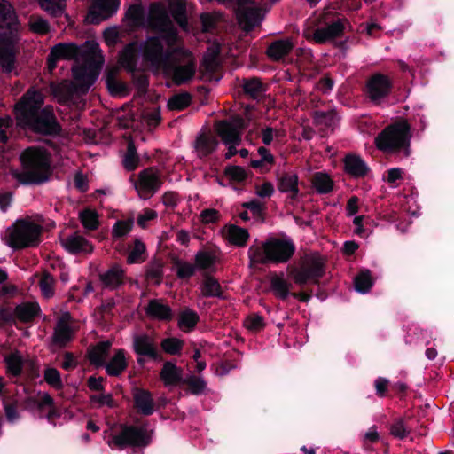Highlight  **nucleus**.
I'll return each instance as SVG.
<instances>
[{"label":"nucleus","mask_w":454,"mask_h":454,"mask_svg":"<svg viewBox=\"0 0 454 454\" xmlns=\"http://www.w3.org/2000/svg\"><path fill=\"white\" fill-rule=\"evenodd\" d=\"M153 434V430L147 428L146 422L140 425L122 423L120 424L118 432L111 434L107 443L112 449H144L152 443Z\"/></svg>","instance_id":"6"},{"label":"nucleus","mask_w":454,"mask_h":454,"mask_svg":"<svg viewBox=\"0 0 454 454\" xmlns=\"http://www.w3.org/2000/svg\"><path fill=\"white\" fill-rule=\"evenodd\" d=\"M390 87L391 82L387 76L381 74H374L367 82V95L372 102L379 104L388 95Z\"/></svg>","instance_id":"17"},{"label":"nucleus","mask_w":454,"mask_h":454,"mask_svg":"<svg viewBox=\"0 0 454 454\" xmlns=\"http://www.w3.org/2000/svg\"><path fill=\"white\" fill-rule=\"evenodd\" d=\"M324 273L325 259L317 253L306 254L301 258L299 265L290 270V276L299 286L316 284Z\"/></svg>","instance_id":"9"},{"label":"nucleus","mask_w":454,"mask_h":454,"mask_svg":"<svg viewBox=\"0 0 454 454\" xmlns=\"http://www.w3.org/2000/svg\"><path fill=\"white\" fill-rule=\"evenodd\" d=\"M145 311L149 317L159 320H168L172 317L171 309L160 300H151Z\"/></svg>","instance_id":"29"},{"label":"nucleus","mask_w":454,"mask_h":454,"mask_svg":"<svg viewBox=\"0 0 454 454\" xmlns=\"http://www.w3.org/2000/svg\"><path fill=\"white\" fill-rule=\"evenodd\" d=\"M217 145L216 138L209 132H200L193 142L194 150L200 158L211 154L215 150Z\"/></svg>","instance_id":"22"},{"label":"nucleus","mask_w":454,"mask_h":454,"mask_svg":"<svg viewBox=\"0 0 454 454\" xmlns=\"http://www.w3.org/2000/svg\"><path fill=\"white\" fill-rule=\"evenodd\" d=\"M245 325L248 330L254 332L260 331L264 326L263 317L257 314H252L247 317Z\"/></svg>","instance_id":"62"},{"label":"nucleus","mask_w":454,"mask_h":454,"mask_svg":"<svg viewBox=\"0 0 454 454\" xmlns=\"http://www.w3.org/2000/svg\"><path fill=\"white\" fill-rule=\"evenodd\" d=\"M176 275L180 278H186L192 277L195 273L196 267L195 265L180 262L176 263Z\"/></svg>","instance_id":"63"},{"label":"nucleus","mask_w":454,"mask_h":454,"mask_svg":"<svg viewBox=\"0 0 454 454\" xmlns=\"http://www.w3.org/2000/svg\"><path fill=\"white\" fill-rule=\"evenodd\" d=\"M171 60V67L163 68V70L171 74L176 85L184 84L192 79L196 71V64L190 51L180 47Z\"/></svg>","instance_id":"10"},{"label":"nucleus","mask_w":454,"mask_h":454,"mask_svg":"<svg viewBox=\"0 0 454 454\" xmlns=\"http://www.w3.org/2000/svg\"><path fill=\"white\" fill-rule=\"evenodd\" d=\"M356 290L367 293L372 286V278L368 270L361 272L354 280Z\"/></svg>","instance_id":"50"},{"label":"nucleus","mask_w":454,"mask_h":454,"mask_svg":"<svg viewBox=\"0 0 454 454\" xmlns=\"http://www.w3.org/2000/svg\"><path fill=\"white\" fill-rule=\"evenodd\" d=\"M133 348L139 356H145L152 359L158 358L156 343L151 336L145 333L134 335Z\"/></svg>","instance_id":"19"},{"label":"nucleus","mask_w":454,"mask_h":454,"mask_svg":"<svg viewBox=\"0 0 454 454\" xmlns=\"http://www.w3.org/2000/svg\"><path fill=\"white\" fill-rule=\"evenodd\" d=\"M23 169L13 173L22 184H39L49 179L50 160L45 150L36 147L26 149L20 156Z\"/></svg>","instance_id":"4"},{"label":"nucleus","mask_w":454,"mask_h":454,"mask_svg":"<svg viewBox=\"0 0 454 454\" xmlns=\"http://www.w3.org/2000/svg\"><path fill=\"white\" fill-rule=\"evenodd\" d=\"M51 51L59 59H76L81 53L80 49L74 43H59L51 49Z\"/></svg>","instance_id":"38"},{"label":"nucleus","mask_w":454,"mask_h":454,"mask_svg":"<svg viewBox=\"0 0 454 454\" xmlns=\"http://www.w3.org/2000/svg\"><path fill=\"white\" fill-rule=\"evenodd\" d=\"M215 262V257L210 252L200 251L195 255V267L200 270L209 269Z\"/></svg>","instance_id":"51"},{"label":"nucleus","mask_w":454,"mask_h":454,"mask_svg":"<svg viewBox=\"0 0 454 454\" xmlns=\"http://www.w3.org/2000/svg\"><path fill=\"white\" fill-rule=\"evenodd\" d=\"M225 236L230 243L238 247H244L249 234L246 229L231 224L226 227Z\"/></svg>","instance_id":"34"},{"label":"nucleus","mask_w":454,"mask_h":454,"mask_svg":"<svg viewBox=\"0 0 454 454\" xmlns=\"http://www.w3.org/2000/svg\"><path fill=\"white\" fill-rule=\"evenodd\" d=\"M171 399H134L133 408L137 414L143 416H149L153 413L155 410L164 408L168 401Z\"/></svg>","instance_id":"25"},{"label":"nucleus","mask_w":454,"mask_h":454,"mask_svg":"<svg viewBox=\"0 0 454 454\" xmlns=\"http://www.w3.org/2000/svg\"><path fill=\"white\" fill-rule=\"evenodd\" d=\"M82 55L84 63L77 64L72 68L74 82L63 81L52 87V92L59 102L70 100L78 90L87 91L99 74L104 59L98 44H87Z\"/></svg>","instance_id":"2"},{"label":"nucleus","mask_w":454,"mask_h":454,"mask_svg":"<svg viewBox=\"0 0 454 454\" xmlns=\"http://www.w3.org/2000/svg\"><path fill=\"white\" fill-rule=\"evenodd\" d=\"M18 28L19 23L12 7L7 1L0 0V29L10 31L9 35H0V67L6 73H11L15 67Z\"/></svg>","instance_id":"3"},{"label":"nucleus","mask_w":454,"mask_h":454,"mask_svg":"<svg viewBox=\"0 0 454 454\" xmlns=\"http://www.w3.org/2000/svg\"><path fill=\"white\" fill-rule=\"evenodd\" d=\"M8 399H3V405L5 413L6 419L9 423H15L20 419L18 411L19 399H13L14 403H8Z\"/></svg>","instance_id":"54"},{"label":"nucleus","mask_w":454,"mask_h":454,"mask_svg":"<svg viewBox=\"0 0 454 454\" xmlns=\"http://www.w3.org/2000/svg\"><path fill=\"white\" fill-rule=\"evenodd\" d=\"M244 91L253 98H258L265 91L264 85L259 78H251L244 81Z\"/></svg>","instance_id":"41"},{"label":"nucleus","mask_w":454,"mask_h":454,"mask_svg":"<svg viewBox=\"0 0 454 454\" xmlns=\"http://www.w3.org/2000/svg\"><path fill=\"white\" fill-rule=\"evenodd\" d=\"M294 43L290 39H282L273 42L267 50L270 59L278 61L286 56L294 48Z\"/></svg>","instance_id":"28"},{"label":"nucleus","mask_w":454,"mask_h":454,"mask_svg":"<svg viewBox=\"0 0 454 454\" xmlns=\"http://www.w3.org/2000/svg\"><path fill=\"white\" fill-rule=\"evenodd\" d=\"M80 219L83 227L87 230H96L98 227V214L90 209L80 213Z\"/></svg>","instance_id":"49"},{"label":"nucleus","mask_w":454,"mask_h":454,"mask_svg":"<svg viewBox=\"0 0 454 454\" xmlns=\"http://www.w3.org/2000/svg\"><path fill=\"white\" fill-rule=\"evenodd\" d=\"M127 17L132 21L133 25L140 26L144 24V9L139 4L130 6L127 12Z\"/></svg>","instance_id":"58"},{"label":"nucleus","mask_w":454,"mask_h":454,"mask_svg":"<svg viewBox=\"0 0 454 454\" xmlns=\"http://www.w3.org/2000/svg\"><path fill=\"white\" fill-rule=\"evenodd\" d=\"M27 126L42 134H57L60 130L51 106H46L35 114Z\"/></svg>","instance_id":"16"},{"label":"nucleus","mask_w":454,"mask_h":454,"mask_svg":"<svg viewBox=\"0 0 454 454\" xmlns=\"http://www.w3.org/2000/svg\"><path fill=\"white\" fill-rule=\"evenodd\" d=\"M109 92L113 96L126 95L128 93V87L125 83L120 82L118 79L111 81V83L106 85Z\"/></svg>","instance_id":"64"},{"label":"nucleus","mask_w":454,"mask_h":454,"mask_svg":"<svg viewBox=\"0 0 454 454\" xmlns=\"http://www.w3.org/2000/svg\"><path fill=\"white\" fill-rule=\"evenodd\" d=\"M40 312V307L36 302H23L15 308V317L21 322L33 320Z\"/></svg>","instance_id":"32"},{"label":"nucleus","mask_w":454,"mask_h":454,"mask_svg":"<svg viewBox=\"0 0 454 454\" xmlns=\"http://www.w3.org/2000/svg\"><path fill=\"white\" fill-rule=\"evenodd\" d=\"M295 246L290 239L270 238L260 247H251L248 256L252 263H285L294 254Z\"/></svg>","instance_id":"5"},{"label":"nucleus","mask_w":454,"mask_h":454,"mask_svg":"<svg viewBox=\"0 0 454 454\" xmlns=\"http://www.w3.org/2000/svg\"><path fill=\"white\" fill-rule=\"evenodd\" d=\"M314 188L320 193H327L333 190V183L325 173H317L312 178Z\"/></svg>","instance_id":"43"},{"label":"nucleus","mask_w":454,"mask_h":454,"mask_svg":"<svg viewBox=\"0 0 454 454\" xmlns=\"http://www.w3.org/2000/svg\"><path fill=\"white\" fill-rule=\"evenodd\" d=\"M145 246L140 240H136L133 249L129 252L127 261L129 263H137L144 261Z\"/></svg>","instance_id":"57"},{"label":"nucleus","mask_w":454,"mask_h":454,"mask_svg":"<svg viewBox=\"0 0 454 454\" xmlns=\"http://www.w3.org/2000/svg\"><path fill=\"white\" fill-rule=\"evenodd\" d=\"M161 184L160 172L155 168H148L138 173L134 186L138 196L147 200L157 192Z\"/></svg>","instance_id":"14"},{"label":"nucleus","mask_w":454,"mask_h":454,"mask_svg":"<svg viewBox=\"0 0 454 454\" xmlns=\"http://www.w3.org/2000/svg\"><path fill=\"white\" fill-rule=\"evenodd\" d=\"M168 7L176 21L185 29L187 27L186 0H169Z\"/></svg>","instance_id":"35"},{"label":"nucleus","mask_w":454,"mask_h":454,"mask_svg":"<svg viewBox=\"0 0 454 454\" xmlns=\"http://www.w3.org/2000/svg\"><path fill=\"white\" fill-rule=\"evenodd\" d=\"M290 286L291 285L287 281L278 275H274L270 278V287L273 294L282 300L288 296Z\"/></svg>","instance_id":"40"},{"label":"nucleus","mask_w":454,"mask_h":454,"mask_svg":"<svg viewBox=\"0 0 454 454\" xmlns=\"http://www.w3.org/2000/svg\"><path fill=\"white\" fill-rule=\"evenodd\" d=\"M199 321V316L196 312L191 309H185L180 314L179 326L183 330H192Z\"/></svg>","instance_id":"47"},{"label":"nucleus","mask_w":454,"mask_h":454,"mask_svg":"<svg viewBox=\"0 0 454 454\" xmlns=\"http://www.w3.org/2000/svg\"><path fill=\"white\" fill-rule=\"evenodd\" d=\"M278 189L281 192L288 193L290 199H296L299 193L297 175L294 173L281 174L278 178Z\"/></svg>","instance_id":"26"},{"label":"nucleus","mask_w":454,"mask_h":454,"mask_svg":"<svg viewBox=\"0 0 454 454\" xmlns=\"http://www.w3.org/2000/svg\"><path fill=\"white\" fill-rule=\"evenodd\" d=\"M54 278L48 273L43 272L39 281V286L43 295L46 298L52 297L54 294Z\"/></svg>","instance_id":"53"},{"label":"nucleus","mask_w":454,"mask_h":454,"mask_svg":"<svg viewBox=\"0 0 454 454\" xmlns=\"http://www.w3.org/2000/svg\"><path fill=\"white\" fill-rule=\"evenodd\" d=\"M62 246L70 253L90 254L93 251V246L82 236L74 233L61 240Z\"/></svg>","instance_id":"23"},{"label":"nucleus","mask_w":454,"mask_h":454,"mask_svg":"<svg viewBox=\"0 0 454 454\" xmlns=\"http://www.w3.org/2000/svg\"><path fill=\"white\" fill-rule=\"evenodd\" d=\"M38 3L43 10L53 15L61 13L66 7L65 0H38Z\"/></svg>","instance_id":"48"},{"label":"nucleus","mask_w":454,"mask_h":454,"mask_svg":"<svg viewBox=\"0 0 454 454\" xmlns=\"http://www.w3.org/2000/svg\"><path fill=\"white\" fill-rule=\"evenodd\" d=\"M125 272L118 264L112 265L106 270L98 274V278L104 288L114 290L123 284Z\"/></svg>","instance_id":"18"},{"label":"nucleus","mask_w":454,"mask_h":454,"mask_svg":"<svg viewBox=\"0 0 454 454\" xmlns=\"http://www.w3.org/2000/svg\"><path fill=\"white\" fill-rule=\"evenodd\" d=\"M182 341L176 338L165 339L161 342V347L165 352L175 355L177 354L182 348Z\"/></svg>","instance_id":"61"},{"label":"nucleus","mask_w":454,"mask_h":454,"mask_svg":"<svg viewBox=\"0 0 454 454\" xmlns=\"http://www.w3.org/2000/svg\"><path fill=\"white\" fill-rule=\"evenodd\" d=\"M133 227V219L117 221L112 230L114 239H120L129 234Z\"/></svg>","instance_id":"52"},{"label":"nucleus","mask_w":454,"mask_h":454,"mask_svg":"<svg viewBox=\"0 0 454 454\" xmlns=\"http://www.w3.org/2000/svg\"><path fill=\"white\" fill-rule=\"evenodd\" d=\"M234 11L239 24L246 31H250L262 20V10L253 0H233Z\"/></svg>","instance_id":"12"},{"label":"nucleus","mask_w":454,"mask_h":454,"mask_svg":"<svg viewBox=\"0 0 454 454\" xmlns=\"http://www.w3.org/2000/svg\"><path fill=\"white\" fill-rule=\"evenodd\" d=\"M70 316L65 314L59 318L53 333V342L59 346H66L73 339V330L69 325Z\"/></svg>","instance_id":"21"},{"label":"nucleus","mask_w":454,"mask_h":454,"mask_svg":"<svg viewBox=\"0 0 454 454\" xmlns=\"http://www.w3.org/2000/svg\"><path fill=\"white\" fill-rule=\"evenodd\" d=\"M225 175L232 181L242 182L247 177L245 169L239 166H230L225 168Z\"/></svg>","instance_id":"60"},{"label":"nucleus","mask_w":454,"mask_h":454,"mask_svg":"<svg viewBox=\"0 0 454 454\" xmlns=\"http://www.w3.org/2000/svg\"><path fill=\"white\" fill-rule=\"evenodd\" d=\"M95 6L87 16V20L91 23H99L107 19L118 7V0H95Z\"/></svg>","instance_id":"20"},{"label":"nucleus","mask_w":454,"mask_h":454,"mask_svg":"<svg viewBox=\"0 0 454 454\" xmlns=\"http://www.w3.org/2000/svg\"><path fill=\"white\" fill-rule=\"evenodd\" d=\"M410 432H411V428H409L407 427L404 419H395L393 422V424L390 426L391 434L400 440H403L405 437H407L408 434H410Z\"/></svg>","instance_id":"55"},{"label":"nucleus","mask_w":454,"mask_h":454,"mask_svg":"<svg viewBox=\"0 0 454 454\" xmlns=\"http://www.w3.org/2000/svg\"><path fill=\"white\" fill-rule=\"evenodd\" d=\"M137 48L135 44L127 45L120 55V63L132 72L136 68Z\"/></svg>","instance_id":"39"},{"label":"nucleus","mask_w":454,"mask_h":454,"mask_svg":"<svg viewBox=\"0 0 454 454\" xmlns=\"http://www.w3.org/2000/svg\"><path fill=\"white\" fill-rule=\"evenodd\" d=\"M192 97L189 93L184 92L172 96L168 101V107L170 110L180 111L191 104Z\"/></svg>","instance_id":"44"},{"label":"nucleus","mask_w":454,"mask_h":454,"mask_svg":"<svg viewBox=\"0 0 454 454\" xmlns=\"http://www.w3.org/2000/svg\"><path fill=\"white\" fill-rule=\"evenodd\" d=\"M183 383L185 384L191 394L200 395H210L211 392L207 388L206 381L200 377H197L194 375H191L185 378L183 380Z\"/></svg>","instance_id":"37"},{"label":"nucleus","mask_w":454,"mask_h":454,"mask_svg":"<svg viewBox=\"0 0 454 454\" xmlns=\"http://www.w3.org/2000/svg\"><path fill=\"white\" fill-rule=\"evenodd\" d=\"M127 361L123 349H118L108 363L105 364L106 372L111 376H118L127 368Z\"/></svg>","instance_id":"30"},{"label":"nucleus","mask_w":454,"mask_h":454,"mask_svg":"<svg viewBox=\"0 0 454 454\" xmlns=\"http://www.w3.org/2000/svg\"><path fill=\"white\" fill-rule=\"evenodd\" d=\"M43 95L42 92L29 89L15 106L16 117L18 121L27 126L36 114L43 109Z\"/></svg>","instance_id":"11"},{"label":"nucleus","mask_w":454,"mask_h":454,"mask_svg":"<svg viewBox=\"0 0 454 454\" xmlns=\"http://www.w3.org/2000/svg\"><path fill=\"white\" fill-rule=\"evenodd\" d=\"M344 29L343 22L338 20L325 27L317 28L314 31L312 38L317 43H324L340 36Z\"/></svg>","instance_id":"24"},{"label":"nucleus","mask_w":454,"mask_h":454,"mask_svg":"<svg viewBox=\"0 0 454 454\" xmlns=\"http://www.w3.org/2000/svg\"><path fill=\"white\" fill-rule=\"evenodd\" d=\"M160 375L166 385H174L181 381L183 382L182 370L170 362L164 364Z\"/></svg>","instance_id":"33"},{"label":"nucleus","mask_w":454,"mask_h":454,"mask_svg":"<svg viewBox=\"0 0 454 454\" xmlns=\"http://www.w3.org/2000/svg\"><path fill=\"white\" fill-rule=\"evenodd\" d=\"M410 125L405 121H397L385 128L376 137L377 147L385 152L403 150L409 155Z\"/></svg>","instance_id":"8"},{"label":"nucleus","mask_w":454,"mask_h":454,"mask_svg":"<svg viewBox=\"0 0 454 454\" xmlns=\"http://www.w3.org/2000/svg\"><path fill=\"white\" fill-rule=\"evenodd\" d=\"M111 342L103 341L97 344L89 351V359L90 363L96 366H103L109 354Z\"/></svg>","instance_id":"31"},{"label":"nucleus","mask_w":454,"mask_h":454,"mask_svg":"<svg viewBox=\"0 0 454 454\" xmlns=\"http://www.w3.org/2000/svg\"><path fill=\"white\" fill-rule=\"evenodd\" d=\"M146 23L160 35L149 37L143 43V58L156 69L168 68L180 47L177 45L179 38L176 29L162 4L154 3L150 5Z\"/></svg>","instance_id":"1"},{"label":"nucleus","mask_w":454,"mask_h":454,"mask_svg":"<svg viewBox=\"0 0 454 454\" xmlns=\"http://www.w3.org/2000/svg\"><path fill=\"white\" fill-rule=\"evenodd\" d=\"M345 170L354 177H363L367 175L369 168L357 155L349 154L344 160Z\"/></svg>","instance_id":"27"},{"label":"nucleus","mask_w":454,"mask_h":454,"mask_svg":"<svg viewBox=\"0 0 454 454\" xmlns=\"http://www.w3.org/2000/svg\"><path fill=\"white\" fill-rule=\"evenodd\" d=\"M146 276L149 279L159 283L162 276V262L160 261L152 262L147 268Z\"/></svg>","instance_id":"59"},{"label":"nucleus","mask_w":454,"mask_h":454,"mask_svg":"<svg viewBox=\"0 0 454 454\" xmlns=\"http://www.w3.org/2000/svg\"><path fill=\"white\" fill-rule=\"evenodd\" d=\"M5 362L8 371L13 374L18 375L20 373L23 364V357L19 351H13L5 356Z\"/></svg>","instance_id":"46"},{"label":"nucleus","mask_w":454,"mask_h":454,"mask_svg":"<svg viewBox=\"0 0 454 454\" xmlns=\"http://www.w3.org/2000/svg\"><path fill=\"white\" fill-rule=\"evenodd\" d=\"M336 121V113L333 110L328 112L317 111L314 113V121L317 126L326 129H333Z\"/></svg>","instance_id":"42"},{"label":"nucleus","mask_w":454,"mask_h":454,"mask_svg":"<svg viewBox=\"0 0 454 454\" xmlns=\"http://www.w3.org/2000/svg\"><path fill=\"white\" fill-rule=\"evenodd\" d=\"M25 408L31 411L35 416L46 418L48 422L56 425V420L62 415L66 416V410L59 407L54 399H24Z\"/></svg>","instance_id":"13"},{"label":"nucleus","mask_w":454,"mask_h":454,"mask_svg":"<svg viewBox=\"0 0 454 454\" xmlns=\"http://www.w3.org/2000/svg\"><path fill=\"white\" fill-rule=\"evenodd\" d=\"M139 163V157L137 153L136 147L133 141H129L127 152L123 158L124 168L130 171L134 170Z\"/></svg>","instance_id":"45"},{"label":"nucleus","mask_w":454,"mask_h":454,"mask_svg":"<svg viewBox=\"0 0 454 454\" xmlns=\"http://www.w3.org/2000/svg\"><path fill=\"white\" fill-rule=\"evenodd\" d=\"M28 26L33 32L42 35L46 34L50 29L47 20L36 15L29 18Z\"/></svg>","instance_id":"56"},{"label":"nucleus","mask_w":454,"mask_h":454,"mask_svg":"<svg viewBox=\"0 0 454 454\" xmlns=\"http://www.w3.org/2000/svg\"><path fill=\"white\" fill-rule=\"evenodd\" d=\"M42 231L43 227L30 218L20 219L7 228L4 241L14 249L34 247L41 241Z\"/></svg>","instance_id":"7"},{"label":"nucleus","mask_w":454,"mask_h":454,"mask_svg":"<svg viewBox=\"0 0 454 454\" xmlns=\"http://www.w3.org/2000/svg\"><path fill=\"white\" fill-rule=\"evenodd\" d=\"M245 128L243 118L235 116L215 123V131L224 144H240L241 132Z\"/></svg>","instance_id":"15"},{"label":"nucleus","mask_w":454,"mask_h":454,"mask_svg":"<svg viewBox=\"0 0 454 454\" xmlns=\"http://www.w3.org/2000/svg\"><path fill=\"white\" fill-rule=\"evenodd\" d=\"M201 295L204 297H221L223 290L215 278L206 275L200 285Z\"/></svg>","instance_id":"36"}]
</instances>
